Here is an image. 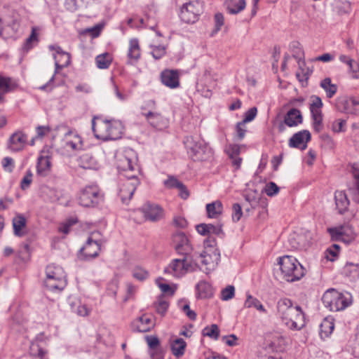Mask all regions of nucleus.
Here are the masks:
<instances>
[{
    "label": "nucleus",
    "mask_w": 359,
    "mask_h": 359,
    "mask_svg": "<svg viewBox=\"0 0 359 359\" xmlns=\"http://www.w3.org/2000/svg\"><path fill=\"white\" fill-rule=\"evenodd\" d=\"M137 160V155L132 149H127L117 156V169L120 175L126 178L119 187V196L123 203H127L131 199L140 184L137 178L139 168Z\"/></svg>",
    "instance_id": "nucleus-1"
},
{
    "label": "nucleus",
    "mask_w": 359,
    "mask_h": 359,
    "mask_svg": "<svg viewBox=\"0 0 359 359\" xmlns=\"http://www.w3.org/2000/svg\"><path fill=\"white\" fill-rule=\"evenodd\" d=\"M92 130L97 139L104 141L116 140L122 137L124 127L118 120H107L95 116L92 120Z\"/></svg>",
    "instance_id": "nucleus-2"
},
{
    "label": "nucleus",
    "mask_w": 359,
    "mask_h": 359,
    "mask_svg": "<svg viewBox=\"0 0 359 359\" xmlns=\"http://www.w3.org/2000/svg\"><path fill=\"white\" fill-rule=\"evenodd\" d=\"M277 308L283 322L288 328L299 330L304 327L305 318L302 309L299 306H294L290 299H280Z\"/></svg>",
    "instance_id": "nucleus-3"
},
{
    "label": "nucleus",
    "mask_w": 359,
    "mask_h": 359,
    "mask_svg": "<svg viewBox=\"0 0 359 359\" xmlns=\"http://www.w3.org/2000/svg\"><path fill=\"white\" fill-rule=\"evenodd\" d=\"M278 264L283 278L287 282L299 280L305 275L306 270L299 261L292 256L285 255L278 259Z\"/></svg>",
    "instance_id": "nucleus-4"
},
{
    "label": "nucleus",
    "mask_w": 359,
    "mask_h": 359,
    "mask_svg": "<svg viewBox=\"0 0 359 359\" xmlns=\"http://www.w3.org/2000/svg\"><path fill=\"white\" fill-rule=\"evenodd\" d=\"M184 144L189 156L194 161H205L211 154L210 149L206 144L198 136H187Z\"/></svg>",
    "instance_id": "nucleus-5"
},
{
    "label": "nucleus",
    "mask_w": 359,
    "mask_h": 359,
    "mask_svg": "<svg viewBox=\"0 0 359 359\" xmlns=\"http://www.w3.org/2000/svg\"><path fill=\"white\" fill-rule=\"evenodd\" d=\"M99 231L92 232L79 254L80 259L88 260L98 256L102 246L105 243Z\"/></svg>",
    "instance_id": "nucleus-6"
},
{
    "label": "nucleus",
    "mask_w": 359,
    "mask_h": 359,
    "mask_svg": "<svg viewBox=\"0 0 359 359\" xmlns=\"http://www.w3.org/2000/svg\"><path fill=\"white\" fill-rule=\"evenodd\" d=\"M324 306L330 311H339L345 309L351 303L348 297L334 289L327 290L323 295Z\"/></svg>",
    "instance_id": "nucleus-7"
},
{
    "label": "nucleus",
    "mask_w": 359,
    "mask_h": 359,
    "mask_svg": "<svg viewBox=\"0 0 359 359\" xmlns=\"http://www.w3.org/2000/svg\"><path fill=\"white\" fill-rule=\"evenodd\" d=\"M198 265L188 261V256L182 255V258L175 259L165 268L164 273L171 274L174 277L180 278L188 272L196 270Z\"/></svg>",
    "instance_id": "nucleus-8"
},
{
    "label": "nucleus",
    "mask_w": 359,
    "mask_h": 359,
    "mask_svg": "<svg viewBox=\"0 0 359 359\" xmlns=\"http://www.w3.org/2000/svg\"><path fill=\"white\" fill-rule=\"evenodd\" d=\"M202 12L203 4L201 1H189L182 6L180 18L185 23L193 24L198 21Z\"/></svg>",
    "instance_id": "nucleus-9"
},
{
    "label": "nucleus",
    "mask_w": 359,
    "mask_h": 359,
    "mask_svg": "<svg viewBox=\"0 0 359 359\" xmlns=\"http://www.w3.org/2000/svg\"><path fill=\"white\" fill-rule=\"evenodd\" d=\"M103 200V195L97 186L92 185L83 189L79 196V203L83 207H94Z\"/></svg>",
    "instance_id": "nucleus-10"
},
{
    "label": "nucleus",
    "mask_w": 359,
    "mask_h": 359,
    "mask_svg": "<svg viewBox=\"0 0 359 359\" xmlns=\"http://www.w3.org/2000/svg\"><path fill=\"white\" fill-rule=\"evenodd\" d=\"M332 241H341L348 244L355 238L353 227L349 224L340 225L327 229Z\"/></svg>",
    "instance_id": "nucleus-11"
},
{
    "label": "nucleus",
    "mask_w": 359,
    "mask_h": 359,
    "mask_svg": "<svg viewBox=\"0 0 359 359\" xmlns=\"http://www.w3.org/2000/svg\"><path fill=\"white\" fill-rule=\"evenodd\" d=\"M286 344V339L281 333L273 332L266 334L264 345L268 351L282 352L285 350Z\"/></svg>",
    "instance_id": "nucleus-12"
},
{
    "label": "nucleus",
    "mask_w": 359,
    "mask_h": 359,
    "mask_svg": "<svg viewBox=\"0 0 359 359\" xmlns=\"http://www.w3.org/2000/svg\"><path fill=\"white\" fill-rule=\"evenodd\" d=\"M201 264L205 266L204 271L209 273L214 270L220 261V253L218 249L208 248L200 254Z\"/></svg>",
    "instance_id": "nucleus-13"
},
{
    "label": "nucleus",
    "mask_w": 359,
    "mask_h": 359,
    "mask_svg": "<svg viewBox=\"0 0 359 359\" xmlns=\"http://www.w3.org/2000/svg\"><path fill=\"white\" fill-rule=\"evenodd\" d=\"M322 107L323 102L318 96L311 97L309 109L313 119V129L316 132H320L323 129Z\"/></svg>",
    "instance_id": "nucleus-14"
},
{
    "label": "nucleus",
    "mask_w": 359,
    "mask_h": 359,
    "mask_svg": "<svg viewBox=\"0 0 359 359\" xmlns=\"http://www.w3.org/2000/svg\"><path fill=\"white\" fill-rule=\"evenodd\" d=\"M303 117L301 111L295 108L290 109L284 117V121L280 122L278 126V129L280 133H283L285 130V126L296 127L302 123Z\"/></svg>",
    "instance_id": "nucleus-15"
},
{
    "label": "nucleus",
    "mask_w": 359,
    "mask_h": 359,
    "mask_svg": "<svg viewBox=\"0 0 359 359\" xmlns=\"http://www.w3.org/2000/svg\"><path fill=\"white\" fill-rule=\"evenodd\" d=\"M172 241L175 248L178 254L188 256L191 252L192 247L187 236L182 232H177L173 235Z\"/></svg>",
    "instance_id": "nucleus-16"
},
{
    "label": "nucleus",
    "mask_w": 359,
    "mask_h": 359,
    "mask_svg": "<svg viewBox=\"0 0 359 359\" xmlns=\"http://www.w3.org/2000/svg\"><path fill=\"white\" fill-rule=\"evenodd\" d=\"M48 48L50 50L55 51V54L53 55V57L55 65V74H56L58 69H62L69 65L71 61L70 55L62 50V49L58 46L50 45Z\"/></svg>",
    "instance_id": "nucleus-17"
},
{
    "label": "nucleus",
    "mask_w": 359,
    "mask_h": 359,
    "mask_svg": "<svg viewBox=\"0 0 359 359\" xmlns=\"http://www.w3.org/2000/svg\"><path fill=\"white\" fill-rule=\"evenodd\" d=\"M141 211L145 219L151 222L160 220L163 217V210L156 204L145 203Z\"/></svg>",
    "instance_id": "nucleus-18"
},
{
    "label": "nucleus",
    "mask_w": 359,
    "mask_h": 359,
    "mask_svg": "<svg viewBox=\"0 0 359 359\" xmlns=\"http://www.w3.org/2000/svg\"><path fill=\"white\" fill-rule=\"evenodd\" d=\"M337 107L339 110L348 114H359V100L354 97L343 98L339 100Z\"/></svg>",
    "instance_id": "nucleus-19"
},
{
    "label": "nucleus",
    "mask_w": 359,
    "mask_h": 359,
    "mask_svg": "<svg viewBox=\"0 0 359 359\" xmlns=\"http://www.w3.org/2000/svg\"><path fill=\"white\" fill-rule=\"evenodd\" d=\"M311 140V133L309 130H303L294 134L289 140V146L294 148L305 149L306 143Z\"/></svg>",
    "instance_id": "nucleus-20"
},
{
    "label": "nucleus",
    "mask_w": 359,
    "mask_h": 359,
    "mask_svg": "<svg viewBox=\"0 0 359 359\" xmlns=\"http://www.w3.org/2000/svg\"><path fill=\"white\" fill-rule=\"evenodd\" d=\"M161 78L162 83L168 88H175L180 86V76L177 70L165 69L162 72Z\"/></svg>",
    "instance_id": "nucleus-21"
},
{
    "label": "nucleus",
    "mask_w": 359,
    "mask_h": 359,
    "mask_svg": "<svg viewBox=\"0 0 359 359\" xmlns=\"http://www.w3.org/2000/svg\"><path fill=\"white\" fill-rule=\"evenodd\" d=\"M142 114L145 117L151 126L158 130L163 129L168 124L166 119L159 113L152 111H142Z\"/></svg>",
    "instance_id": "nucleus-22"
},
{
    "label": "nucleus",
    "mask_w": 359,
    "mask_h": 359,
    "mask_svg": "<svg viewBox=\"0 0 359 359\" xmlns=\"http://www.w3.org/2000/svg\"><path fill=\"white\" fill-rule=\"evenodd\" d=\"M46 278L50 279H57V280H60V283H63V281L66 280V275L63 270V269L55 264H50L47 266L46 269Z\"/></svg>",
    "instance_id": "nucleus-23"
},
{
    "label": "nucleus",
    "mask_w": 359,
    "mask_h": 359,
    "mask_svg": "<svg viewBox=\"0 0 359 359\" xmlns=\"http://www.w3.org/2000/svg\"><path fill=\"white\" fill-rule=\"evenodd\" d=\"M51 170L50 158L48 156H41L38 158L36 173L41 177H46Z\"/></svg>",
    "instance_id": "nucleus-24"
},
{
    "label": "nucleus",
    "mask_w": 359,
    "mask_h": 359,
    "mask_svg": "<svg viewBox=\"0 0 359 359\" xmlns=\"http://www.w3.org/2000/svg\"><path fill=\"white\" fill-rule=\"evenodd\" d=\"M12 223L15 236L22 237L25 235V232L23 231V229L25 228L27 222L25 217L22 215L18 214L13 219Z\"/></svg>",
    "instance_id": "nucleus-25"
},
{
    "label": "nucleus",
    "mask_w": 359,
    "mask_h": 359,
    "mask_svg": "<svg viewBox=\"0 0 359 359\" xmlns=\"http://www.w3.org/2000/svg\"><path fill=\"white\" fill-rule=\"evenodd\" d=\"M141 55V50L139 41L137 39H132L129 41L128 51V57L130 60V63L137 62Z\"/></svg>",
    "instance_id": "nucleus-26"
},
{
    "label": "nucleus",
    "mask_w": 359,
    "mask_h": 359,
    "mask_svg": "<svg viewBox=\"0 0 359 359\" xmlns=\"http://www.w3.org/2000/svg\"><path fill=\"white\" fill-rule=\"evenodd\" d=\"M336 207L340 214L347 210L349 201L346 194L342 191H337L334 194Z\"/></svg>",
    "instance_id": "nucleus-27"
},
{
    "label": "nucleus",
    "mask_w": 359,
    "mask_h": 359,
    "mask_svg": "<svg viewBox=\"0 0 359 359\" xmlns=\"http://www.w3.org/2000/svg\"><path fill=\"white\" fill-rule=\"evenodd\" d=\"M225 4L229 13L237 14L246 6L245 0H226Z\"/></svg>",
    "instance_id": "nucleus-28"
},
{
    "label": "nucleus",
    "mask_w": 359,
    "mask_h": 359,
    "mask_svg": "<svg viewBox=\"0 0 359 359\" xmlns=\"http://www.w3.org/2000/svg\"><path fill=\"white\" fill-rule=\"evenodd\" d=\"M39 28L36 27H33L32 28V32L29 36L25 40L22 49L27 52L32 48H34L39 43Z\"/></svg>",
    "instance_id": "nucleus-29"
},
{
    "label": "nucleus",
    "mask_w": 359,
    "mask_h": 359,
    "mask_svg": "<svg viewBox=\"0 0 359 359\" xmlns=\"http://www.w3.org/2000/svg\"><path fill=\"white\" fill-rule=\"evenodd\" d=\"M27 141V136L22 132L14 133L10 138L12 149L13 150L21 149Z\"/></svg>",
    "instance_id": "nucleus-30"
},
{
    "label": "nucleus",
    "mask_w": 359,
    "mask_h": 359,
    "mask_svg": "<svg viewBox=\"0 0 359 359\" xmlns=\"http://www.w3.org/2000/svg\"><path fill=\"white\" fill-rule=\"evenodd\" d=\"M208 216L210 218H217L223 210L222 203L219 201H215L206 205Z\"/></svg>",
    "instance_id": "nucleus-31"
},
{
    "label": "nucleus",
    "mask_w": 359,
    "mask_h": 359,
    "mask_svg": "<svg viewBox=\"0 0 359 359\" xmlns=\"http://www.w3.org/2000/svg\"><path fill=\"white\" fill-rule=\"evenodd\" d=\"M187 344L185 341L182 338L175 339L171 343V350L172 354L177 357H182L184 354Z\"/></svg>",
    "instance_id": "nucleus-32"
},
{
    "label": "nucleus",
    "mask_w": 359,
    "mask_h": 359,
    "mask_svg": "<svg viewBox=\"0 0 359 359\" xmlns=\"http://www.w3.org/2000/svg\"><path fill=\"white\" fill-rule=\"evenodd\" d=\"M79 165L84 169H97L98 163L97 161L90 154H83L79 158Z\"/></svg>",
    "instance_id": "nucleus-33"
},
{
    "label": "nucleus",
    "mask_w": 359,
    "mask_h": 359,
    "mask_svg": "<svg viewBox=\"0 0 359 359\" xmlns=\"http://www.w3.org/2000/svg\"><path fill=\"white\" fill-rule=\"evenodd\" d=\"M197 295L201 298H208L212 295L211 285L205 281H200L196 286Z\"/></svg>",
    "instance_id": "nucleus-34"
},
{
    "label": "nucleus",
    "mask_w": 359,
    "mask_h": 359,
    "mask_svg": "<svg viewBox=\"0 0 359 359\" xmlns=\"http://www.w3.org/2000/svg\"><path fill=\"white\" fill-rule=\"evenodd\" d=\"M320 86L325 91L328 98H332L337 91V86L332 83L329 77L323 79L320 83Z\"/></svg>",
    "instance_id": "nucleus-35"
},
{
    "label": "nucleus",
    "mask_w": 359,
    "mask_h": 359,
    "mask_svg": "<svg viewBox=\"0 0 359 359\" xmlns=\"http://www.w3.org/2000/svg\"><path fill=\"white\" fill-rule=\"evenodd\" d=\"M137 328L140 332H146L154 326V321L151 317L144 315L139 318Z\"/></svg>",
    "instance_id": "nucleus-36"
},
{
    "label": "nucleus",
    "mask_w": 359,
    "mask_h": 359,
    "mask_svg": "<svg viewBox=\"0 0 359 359\" xmlns=\"http://www.w3.org/2000/svg\"><path fill=\"white\" fill-rule=\"evenodd\" d=\"M352 174L354 179V187L349 188L348 190L352 195L353 200L359 203V170L353 168Z\"/></svg>",
    "instance_id": "nucleus-37"
},
{
    "label": "nucleus",
    "mask_w": 359,
    "mask_h": 359,
    "mask_svg": "<svg viewBox=\"0 0 359 359\" xmlns=\"http://www.w3.org/2000/svg\"><path fill=\"white\" fill-rule=\"evenodd\" d=\"M299 65V70L296 72V77L298 81L302 83V86H305L307 85V80L309 76V71H305L304 69V66L305 65V62L304 60H302L300 58L298 59L297 61Z\"/></svg>",
    "instance_id": "nucleus-38"
},
{
    "label": "nucleus",
    "mask_w": 359,
    "mask_h": 359,
    "mask_svg": "<svg viewBox=\"0 0 359 359\" xmlns=\"http://www.w3.org/2000/svg\"><path fill=\"white\" fill-rule=\"evenodd\" d=\"M67 281H63V283H60V280H57V279H50V278H45L44 280V285L45 287L50 290V291H62L65 287L66 286Z\"/></svg>",
    "instance_id": "nucleus-39"
},
{
    "label": "nucleus",
    "mask_w": 359,
    "mask_h": 359,
    "mask_svg": "<svg viewBox=\"0 0 359 359\" xmlns=\"http://www.w3.org/2000/svg\"><path fill=\"white\" fill-rule=\"evenodd\" d=\"M95 62L99 69H107L112 62V57L109 53H105L97 55L95 57Z\"/></svg>",
    "instance_id": "nucleus-40"
},
{
    "label": "nucleus",
    "mask_w": 359,
    "mask_h": 359,
    "mask_svg": "<svg viewBox=\"0 0 359 359\" xmlns=\"http://www.w3.org/2000/svg\"><path fill=\"white\" fill-rule=\"evenodd\" d=\"M15 87V83L11 78L0 74V91L7 93L12 91Z\"/></svg>",
    "instance_id": "nucleus-41"
},
{
    "label": "nucleus",
    "mask_w": 359,
    "mask_h": 359,
    "mask_svg": "<svg viewBox=\"0 0 359 359\" xmlns=\"http://www.w3.org/2000/svg\"><path fill=\"white\" fill-rule=\"evenodd\" d=\"M334 325L332 320L325 319L320 325L322 338L328 337L333 331Z\"/></svg>",
    "instance_id": "nucleus-42"
},
{
    "label": "nucleus",
    "mask_w": 359,
    "mask_h": 359,
    "mask_svg": "<svg viewBox=\"0 0 359 359\" xmlns=\"http://www.w3.org/2000/svg\"><path fill=\"white\" fill-rule=\"evenodd\" d=\"M244 305L246 308L255 307L259 311H262L263 313L266 312V309H264L260 301L258 300L257 298L253 297L250 294H248L247 296V299L245 302Z\"/></svg>",
    "instance_id": "nucleus-43"
},
{
    "label": "nucleus",
    "mask_w": 359,
    "mask_h": 359,
    "mask_svg": "<svg viewBox=\"0 0 359 359\" xmlns=\"http://www.w3.org/2000/svg\"><path fill=\"white\" fill-rule=\"evenodd\" d=\"M203 334L216 340L219 336V327L216 324H212L210 327H205L203 330Z\"/></svg>",
    "instance_id": "nucleus-44"
},
{
    "label": "nucleus",
    "mask_w": 359,
    "mask_h": 359,
    "mask_svg": "<svg viewBox=\"0 0 359 359\" xmlns=\"http://www.w3.org/2000/svg\"><path fill=\"white\" fill-rule=\"evenodd\" d=\"M156 311L161 316H164L169 306L168 302L163 298H159L154 304Z\"/></svg>",
    "instance_id": "nucleus-45"
},
{
    "label": "nucleus",
    "mask_w": 359,
    "mask_h": 359,
    "mask_svg": "<svg viewBox=\"0 0 359 359\" xmlns=\"http://www.w3.org/2000/svg\"><path fill=\"white\" fill-rule=\"evenodd\" d=\"M133 276L135 278L139 280H144L147 278L149 273L144 269L140 266H136L133 271Z\"/></svg>",
    "instance_id": "nucleus-46"
},
{
    "label": "nucleus",
    "mask_w": 359,
    "mask_h": 359,
    "mask_svg": "<svg viewBox=\"0 0 359 359\" xmlns=\"http://www.w3.org/2000/svg\"><path fill=\"white\" fill-rule=\"evenodd\" d=\"M238 147L232 148V151L231 154H229V157L232 160V163L236 167V169H238L240 168L242 162V158L238 156Z\"/></svg>",
    "instance_id": "nucleus-47"
},
{
    "label": "nucleus",
    "mask_w": 359,
    "mask_h": 359,
    "mask_svg": "<svg viewBox=\"0 0 359 359\" xmlns=\"http://www.w3.org/2000/svg\"><path fill=\"white\" fill-rule=\"evenodd\" d=\"M235 288L233 285H228L221 292V299L224 301H228L234 297Z\"/></svg>",
    "instance_id": "nucleus-48"
},
{
    "label": "nucleus",
    "mask_w": 359,
    "mask_h": 359,
    "mask_svg": "<svg viewBox=\"0 0 359 359\" xmlns=\"http://www.w3.org/2000/svg\"><path fill=\"white\" fill-rule=\"evenodd\" d=\"M214 20H215V29L212 32V35H214L215 34L217 33L221 29V27L223 26L224 22V18L223 15L219 13H216L215 15Z\"/></svg>",
    "instance_id": "nucleus-49"
},
{
    "label": "nucleus",
    "mask_w": 359,
    "mask_h": 359,
    "mask_svg": "<svg viewBox=\"0 0 359 359\" xmlns=\"http://www.w3.org/2000/svg\"><path fill=\"white\" fill-rule=\"evenodd\" d=\"M32 177L33 175L32 172L30 170H27L26 175L22 179L20 182V188L22 190H26L30 187L32 182Z\"/></svg>",
    "instance_id": "nucleus-50"
},
{
    "label": "nucleus",
    "mask_w": 359,
    "mask_h": 359,
    "mask_svg": "<svg viewBox=\"0 0 359 359\" xmlns=\"http://www.w3.org/2000/svg\"><path fill=\"white\" fill-rule=\"evenodd\" d=\"M66 146L72 148L73 150L80 149L82 146L81 137L77 135H74V140L67 141Z\"/></svg>",
    "instance_id": "nucleus-51"
},
{
    "label": "nucleus",
    "mask_w": 359,
    "mask_h": 359,
    "mask_svg": "<svg viewBox=\"0 0 359 359\" xmlns=\"http://www.w3.org/2000/svg\"><path fill=\"white\" fill-rule=\"evenodd\" d=\"M279 191V187L277 184L273 182H270L266 184L265 187V193L269 196H273L276 195Z\"/></svg>",
    "instance_id": "nucleus-52"
},
{
    "label": "nucleus",
    "mask_w": 359,
    "mask_h": 359,
    "mask_svg": "<svg viewBox=\"0 0 359 359\" xmlns=\"http://www.w3.org/2000/svg\"><path fill=\"white\" fill-rule=\"evenodd\" d=\"M151 55L156 59L161 58L165 54V48L163 46H152Z\"/></svg>",
    "instance_id": "nucleus-53"
},
{
    "label": "nucleus",
    "mask_w": 359,
    "mask_h": 359,
    "mask_svg": "<svg viewBox=\"0 0 359 359\" xmlns=\"http://www.w3.org/2000/svg\"><path fill=\"white\" fill-rule=\"evenodd\" d=\"M346 121L344 119H337L332 124V129L335 133H340L345 130Z\"/></svg>",
    "instance_id": "nucleus-54"
},
{
    "label": "nucleus",
    "mask_w": 359,
    "mask_h": 359,
    "mask_svg": "<svg viewBox=\"0 0 359 359\" xmlns=\"http://www.w3.org/2000/svg\"><path fill=\"white\" fill-rule=\"evenodd\" d=\"M163 280V278H158L156 280V283L163 293L170 294L172 295L174 294V290L170 287V286L168 284L162 283L161 281Z\"/></svg>",
    "instance_id": "nucleus-55"
},
{
    "label": "nucleus",
    "mask_w": 359,
    "mask_h": 359,
    "mask_svg": "<svg viewBox=\"0 0 359 359\" xmlns=\"http://www.w3.org/2000/svg\"><path fill=\"white\" fill-rule=\"evenodd\" d=\"M232 219L238 222L243 215L241 206L238 203H234L232 207Z\"/></svg>",
    "instance_id": "nucleus-56"
},
{
    "label": "nucleus",
    "mask_w": 359,
    "mask_h": 359,
    "mask_svg": "<svg viewBox=\"0 0 359 359\" xmlns=\"http://www.w3.org/2000/svg\"><path fill=\"white\" fill-rule=\"evenodd\" d=\"M257 109L254 107L249 109L245 113L244 116V119L242 121L244 123H248L255 119L257 116Z\"/></svg>",
    "instance_id": "nucleus-57"
},
{
    "label": "nucleus",
    "mask_w": 359,
    "mask_h": 359,
    "mask_svg": "<svg viewBox=\"0 0 359 359\" xmlns=\"http://www.w3.org/2000/svg\"><path fill=\"white\" fill-rule=\"evenodd\" d=\"M149 349L161 347L160 341L156 336H147L145 337Z\"/></svg>",
    "instance_id": "nucleus-58"
},
{
    "label": "nucleus",
    "mask_w": 359,
    "mask_h": 359,
    "mask_svg": "<svg viewBox=\"0 0 359 359\" xmlns=\"http://www.w3.org/2000/svg\"><path fill=\"white\" fill-rule=\"evenodd\" d=\"M164 184L168 188H178L182 187V183L174 177H170L164 182Z\"/></svg>",
    "instance_id": "nucleus-59"
},
{
    "label": "nucleus",
    "mask_w": 359,
    "mask_h": 359,
    "mask_svg": "<svg viewBox=\"0 0 359 359\" xmlns=\"http://www.w3.org/2000/svg\"><path fill=\"white\" fill-rule=\"evenodd\" d=\"M236 129L238 140H243L245 135L246 132L245 123L243 121L238 122L236 124Z\"/></svg>",
    "instance_id": "nucleus-60"
},
{
    "label": "nucleus",
    "mask_w": 359,
    "mask_h": 359,
    "mask_svg": "<svg viewBox=\"0 0 359 359\" xmlns=\"http://www.w3.org/2000/svg\"><path fill=\"white\" fill-rule=\"evenodd\" d=\"M2 165L6 171L11 172L14 168V161L12 158L5 157L2 160Z\"/></svg>",
    "instance_id": "nucleus-61"
},
{
    "label": "nucleus",
    "mask_w": 359,
    "mask_h": 359,
    "mask_svg": "<svg viewBox=\"0 0 359 359\" xmlns=\"http://www.w3.org/2000/svg\"><path fill=\"white\" fill-rule=\"evenodd\" d=\"M238 340L237 337L235 334H231L229 336H223L222 338V341L228 345L229 346H234L237 344L236 341Z\"/></svg>",
    "instance_id": "nucleus-62"
},
{
    "label": "nucleus",
    "mask_w": 359,
    "mask_h": 359,
    "mask_svg": "<svg viewBox=\"0 0 359 359\" xmlns=\"http://www.w3.org/2000/svg\"><path fill=\"white\" fill-rule=\"evenodd\" d=\"M151 359H163L164 352L161 347L149 349Z\"/></svg>",
    "instance_id": "nucleus-63"
},
{
    "label": "nucleus",
    "mask_w": 359,
    "mask_h": 359,
    "mask_svg": "<svg viewBox=\"0 0 359 359\" xmlns=\"http://www.w3.org/2000/svg\"><path fill=\"white\" fill-rule=\"evenodd\" d=\"M173 224L178 228L184 229L187 226L188 223L184 217L181 216H175L173 219Z\"/></svg>",
    "instance_id": "nucleus-64"
}]
</instances>
